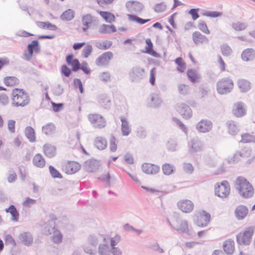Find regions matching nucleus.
<instances>
[{
  "instance_id": "37998d69",
  "label": "nucleus",
  "mask_w": 255,
  "mask_h": 255,
  "mask_svg": "<svg viewBox=\"0 0 255 255\" xmlns=\"http://www.w3.org/2000/svg\"><path fill=\"white\" fill-rule=\"evenodd\" d=\"M241 141L243 143H248L255 141V136L249 133H244L241 136Z\"/></svg>"
},
{
  "instance_id": "cd10ccee",
  "label": "nucleus",
  "mask_w": 255,
  "mask_h": 255,
  "mask_svg": "<svg viewBox=\"0 0 255 255\" xmlns=\"http://www.w3.org/2000/svg\"><path fill=\"white\" fill-rule=\"evenodd\" d=\"M24 134L30 142H34L36 141L35 131L31 127H27L25 128Z\"/></svg>"
},
{
  "instance_id": "1a4fd4ad",
  "label": "nucleus",
  "mask_w": 255,
  "mask_h": 255,
  "mask_svg": "<svg viewBox=\"0 0 255 255\" xmlns=\"http://www.w3.org/2000/svg\"><path fill=\"white\" fill-rule=\"evenodd\" d=\"M177 205L180 210L185 213L191 212L194 208L193 202L189 199H181L177 202Z\"/></svg>"
},
{
  "instance_id": "aec40b11",
  "label": "nucleus",
  "mask_w": 255,
  "mask_h": 255,
  "mask_svg": "<svg viewBox=\"0 0 255 255\" xmlns=\"http://www.w3.org/2000/svg\"><path fill=\"white\" fill-rule=\"evenodd\" d=\"M235 213L237 219L242 220L247 215L248 209L245 206L240 205L236 208Z\"/></svg>"
},
{
  "instance_id": "9b49d317",
  "label": "nucleus",
  "mask_w": 255,
  "mask_h": 255,
  "mask_svg": "<svg viewBox=\"0 0 255 255\" xmlns=\"http://www.w3.org/2000/svg\"><path fill=\"white\" fill-rule=\"evenodd\" d=\"M126 6L130 12H139L143 7V4L141 2L133 0L128 1Z\"/></svg>"
},
{
  "instance_id": "f257e3e1",
  "label": "nucleus",
  "mask_w": 255,
  "mask_h": 255,
  "mask_svg": "<svg viewBox=\"0 0 255 255\" xmlns=\"http://www.w3.org/2000/svg\"><path fill=\"white\" fill-rule=\"evenodd\" d=\"M235 188L239 195L245 199L252 197L255 193L253 186L243 176H239L235 181Z\"/></svg>"
},
{
  "instance_id": "0eeeda50",
  "label": "nucleus",
  "mask_w": 255,
  "mask_h": 255,
  "mask_svg": "<svg viewBox=\"0 0 255 255\" xmlns=\"http://www.w3.org/2000/svg\"><path fill=\"white\" fill-rule=\"evenodd\" d=\"M88 119L91 124L95 128H102L106 125V121L104 117L98 114H90Z\"/></svg>"
},
{
  "instance_id": "774afa93",
  "label": "nucleus",
  "mask_w": 255,
  "mask_h": 255,
  "mask_svg": "<svg viewBox=\"0 0 255 255\" xmlns=\"http://www.w3.org/2000/svg\"><path fill=\"white\" fill-rule=\"evenodd\" d=\"M9 101L8 97L3 93L0 94V103L3 105L8 103Z\"/></svg>"
},
{
  "instance_id": "3c124183",
  "label": "nucleus",
  "mask_w": 255,
  "mask_h": 255,
  "mask_svg": "<svg viewBox=\"0 0 255 255\" xmlns=\"http://www.w3.org/2000/svg\"><path fill=\"white\" fill-rule=\"evenodd\" d=\"M99 5L102 7H105L107 6L112 4L115 0H96Z\"/></svg>"
},
{
  "instance_id": "c756f323",
  "label": "nucleus",
  "mask_w": 255,
  "mask_h": 255,
  "mask_svg": "<svg viewBox=\"0 0 255 255\" xmlns=\"http://www.w3.org/2000/svg\"><path fill=\"white\" fill-rule=\"evenodd\" d=\"M38 27L44 29H49L51 30H56L57 27L54 24H51L49 22L37 21L36 22Z\"/></svg>"
},
{
  "instance_id": "b1692460",
  "label": "nucleus",
  "mask_w": 255,
  "mask_h": 255,
  "mask_svg": "<svg viewBox=\"0 0 255 255\" xmlns=\"http://www.w3.org/2000/svg\"><path fill=\"white\" fill-rule=\"evenodd\" d=\"M116 31V28L114 25L103 24L99 29V32L101 34H110Z\"/></svg>"
},
{
  "instance_id": "e2e57ef3",
  "label": "nucleus",
  "mask_w": 255,
  "mask_h": 255,
  "mask_svg": "<svg viewBox=\"0 0 255 255\" xmlns=\"http://www.w3.org/2000/svg\"><path fill=\"white\" fill-rule=\"evenodd\" d=\"M120 240L121 238L119 235H116L113 238H111L110 240V244L112 248L115 247V246H116L120 242Z\"/></svg>"
},
{
  "instance_id": "393cba45",
  "label": "nucleus",
  "mask_w": 255,
  "mask_h": 255,
  "mask_svg": "<svg viewBox=\"0 0 255 255\" xmlns=\"http://www.w3.org/2000/svg\"><path fill=\"white\" fill-rule=\"evenodd\" d=\"M255 57V51L250 48L245 50L242 54V58L245 61L253 60Z\"/></svg>"
},
{
  "instance_id": "ea45409f",
  "label": "nucleus",
  "mask_w": 255,
  "mask_h": 255,
  "mask_svg": "<svg viewBox=\"0 0 255 255\" xmlns=\"http://www.w3.org/2000/svg\"><path fill=\"white\" fill-rule=\"evenodd\" d=\"M162 169L163 173L168 175L173 173L175 170L173 165L169 163H165L163 164Z\"/></svg>"
},
{
  "instance_id": "4d7b16f0",
  "label": "nucleus",
  "mask_w": 255,
  "mask_h": 255,
  "mask_svg": "<svg viewBox=\"0 0 255 255\" xmlns=\"http://www.w3.org/2000/svg\"><path fill=\"white\" fill-rule=\"evenodd\" d=\"M203 15L211 17H217L221 16L222 12L220 11H207L204 13Z\"/></svg>"
},
{
  "instance_id": "69168bd1",
  "label": "nucleus",
  "mask_w": 255,
  "mask_h": 255,
  "mask_svg": "<svg viewBox=\"0 0 255 255\" xmlns=\"http://www.w3.org/2000/svg\"><path fill=\"white\" fill-rule=\"evenodd\" d=\"M183 169L187 173H191L194 170L193 166L189 163H185L183 165Z\"/></svg>"
},
{
  "instance_id": "412c9836",
  "label": "nucleus",
  "mask_w": 255,
  "mask_h": 255,
  "mask_svg": "<svg viewBox=\"0 0 255 255\" xmlns=\"http://www.w3.org/2000/svg\"><path fill=\"white\" fill-rule=\"evenodd\" d=\"M97 13L107 22L112 23L115 21L116 17L113 13L107 11L97 10Z\"/></svg>"
},
{
  "instance_id": "9d476101",
  "label": "nucleus",
  "mask_w": 255,
  "mask_h": 255,
  "mask_svg": "<svg viewBox=\"0 0 255 255\" xmlns=\"http://www.w3.org/2000/svg\"><path fill=\"white\" fill-rule=\"evenodd\" d=\"M81 168L80 164L74 161L66 162L63 166L62 170L66 174H72L78 172Z\"/></svg>"
},
{
  "instance_id": "f3484780",
  "label": "nucleus",
  "mask_w": 255,
  "mask_h": 255,
  "mask_svg": "<svg viewBox=\"0 0 255 255\" xmlns=\"http://www.w3.org/2000/svg\"><path fill=\"white\" fill-rule=\"evenodd\" d=\"M94 21V17L91 14H86L83 15L82 18V23L83 25L82 30L84 31H87Z\"/></svg>"
},
{
  "instance_id": "ddd939ff",
  "label": "nucleus",
  "mask_w": 255,
  "mask_h": 255,
  "mask_svg": "<svg viewBox=\"0 0 255 255\" xmlns=\"http://www.w3.org/2000/svg\"><path fill=\"white\" fill-rule=\"evenodd\" d=\"M67 63L72 67L73 71H77L80 68V63L79 60L74 58L73 54L68 55L66 57Z\"/></svg>"
},
{
  "instance_id": "423d86ee",
  "label": "nucleus",
  "mask_w": 255,
  "mask_h": 255,
  "mask_svg": "<svg viewBox=\"0 0 255 255\" xmlns=\"http://www.w3.org/2000/svg\"><path fill=\"white\" fill-rule=\"evenodd\" d=\"M233 87V82L229 78L222 79L217 84V91L220 94H226L230 92Z\"/></svg>"
},
{
  "instance_id": "603ef678",
  "label": "nucleus",
  "mask_w": 255,
  "mask_h": 255,
  "mask_svg": "<svg viewBox=\"0 0 255 255\" xmlns=\"http://www.w3.org/2000/svg\"><path fill=\"white\" fill-rule=\"evenodd\" d=\"M189 86L185 84H181L178 86V91L182 95H187L189 92Z\"/></svg>"
},
{
  "instance_id": "6ab92c4d",
  "label": "nucleus",
  "mask_w": 255,
  "mask_h": 255,
  "mask_svg": "<svg viewBox=\"0 0 255 255\" xmlns=\"http://www.w3.org/2000/svg\"><path fill=\"white\" fill-rule=\"evenodd\" d=\"M233 113L237 117H242L246 114V110L242 103H238L234 105Z\"/></svg>"
},
{
  "instance_id": "2eb2a0df",
  "label": "nucleus",
  "mask_w": 255,
  "mask_h": 255,
  "mask_svg": "<svg viewBox=\"0 0 255 255\" xmlns=\"http://www.w3.org/2000/svg\"><path fill=\"white\" fill-rule=\"evenodd\" d=\"M212 128V124L210 121L203 120L197 125V129L202 132L209 131Z\"/></svg>"
},
{
  "instance_id": "f704fd0d",
  "label": "nucleus",
  "mask_w": 255,
  "mask_h": 255,
  "mask_svg": "<svg viewBox=\"0 0 255 255\" xmlns=\"http://www.w3.org/2000/svg\"><path fill=\"white\" fill-rule=\"evenodd\" d=\"M107 145V141L105 138L98 136L95 140V145L99 149H105Z\"/></svg>"
},
{
  "instance_id": "a211bd4d",
  "label": "nucleus",
  "mask_w": 255,
  "mask_h": 255,
  "mask_svg": "<svg viewBox=\"0 0 255 255\" xmlns=\"http://www.w3.org/2000/svg\"><path fill=\"white\" fill-rule=\"evenodd\" d=\"M28 53H25L24 56L26 58L28 59L30 58L32 55L33 51L38 52L39 50L38 42L36 40H33L27 46Z\"/></svg>"
},
{
  "instance_id": "6e6d98bb",
  "label": "nucleus",
  "mask_w": 255,
  "mask_h": 255,
  "mask_svg": "<svg viewBox=\"0 0 255 255\" xmlns=\"http://www.w3.org/2000/svg\"><path fill=\"white\" fill-rule=\"evenodd\" d=\"M228 130L229 133L232 135L235 134L239 131L237 126L234 123L229 124Z\"/></svg>"
},
{
  "instance_id": "f03ea898",
  "label": "nucleus",
  "mask_w": 255,
  "mask_h": 255,
  "mask_svg": "<svg viewBox=\"0 0 255 255\" xmlns=\"http://www.w3.org/2000/svg\"><path fill=\"white\" fill-rule=\"evenodd\" d=\"M12 101L16 107H24L29 103V98L23 89L16 88L12 92Z\"/></svg>"
},
{
  "instance_id": "a878e982",
  "label": "nucleus",
  "mask_w": 255,
  "mask_h": 255,
  "mask_svg": "<svg viewBox=\"0 0 255 255\" xmlns=\"http://www.w3.org/2000/svg\"><path fill=\"white\" fill-rule=\"evenodd\" d=\"M43 152L44 154L48 158L53 157L56 153L55 147L49 144H45L44 145Z\"/></svg>"
},
{
  "instance_id": "79ce46f5",
  "label": "nucleus",
  "mask_w": 255,
  "mask_h": 255,
  "mask_svg": "<svg viewBox=\"0 0 255 255\" xmlns=\"http://www.w3.org/2000/svg\"><path fill=\"white\" fill-rule=\"evenodd\" d=\"M128 18L130 21H135L137 23L142 24L147 22H148L150 20V19H143L141 18H139L135 15L132 14H128Z\"/></svg>"
},
{
  "instance_id": "c85d7f7f",
  "label": "nucleus",
  "mask_w": 255,
  "mask_h": 255,
  "mask_svg": "<svg viewBox=\"0 0 255 255\" xmlns=\"http://www.w3.org/2000/svg\"><path fill=\"white\" fill-rule=\"evenodd\" d=\"M187 75L189 80L192 83L197 82L200 78V76L198 72L194 69L188 70Z\"/></svg>"
},
{
  "instance_id": "72a5a7b5",
  "label": "nucleus",
  "mask_w": 255,
  "mask_h": 255,
  "mask_svg": "<svg viewBox=\"0 0 255 255\" xmlns=\"http://www.w3.org/2000/svg\"><path fill=\"white\" fill-rule=\"evenodd\" d=\"M122 124V131L124 135H128L130 132V129L129 128L128 123L125 117L121 118Z\"/></svg>"
},
{
  "instance_id": "0e129e2a",
  "label": "nucleus",
  "mask_w": 255,
  "mask_h": 255,
  "mask_svg": "<svg viewBox=\"0 0 255 255\" xmlns=\"http://www.w3.org/2000/svg\"><path fill=\"white\" fill-rule=\"evenodd\" d=\"M199 10V8H192L189 10V13L191 15L193 20H196L199 17L198 13Z\"/></svg>"
},
{
  "instance_id": "a19ab883",
  "label": "nucleus",
  "mask_w": 255,
  "mask_h": 255,
  "mask_svg": "<svg viewBox=\"0 0 255 255\" xmlns=\"http://www.w3.org/2000/svg\"><path fill=\"white\" fill-rule=\"evenodd\" d=\"M42 131L47 135H51L55 132V128L52 124H47L42 127Z\"/></svg>"
},
{
  "instance_id": "680f3d73",
  "label": "nucleus",
  "mask_w": 255,
  "mask_h": 255,
  "mask_svg": "<svg viewBox=\"0 0 255 255\" xmlns=\"http://www.w3.org/2000/svg\"><path fill=\"white\" fill-rule=\"evenodd\" d=\"M100 79L104 82H108L110 79V75L107 72H104L102 73L100 76Z\"/></svg>"
},
{
  "instance_id": "473e14b6",
  "label": "nucleus",
  "mask_w": 255,
  "mask_h": 255,
  "mask_svg": "<svg viewBox=\"0 0 255 255\" xmlns=\"http://www.w3.org/2000/svg\"><path fill=\"white\" fill-rule=\"evenodd\" d=\"M3 82L6 86L12 87L17 85L19 83V80L15 77L9 76L4 79Z\"/></svg>"
},
{
  "instance_id": "bb28decb",
  "label": "nucleus",
  "mask_w": 255,
  "mask_h": 255,
  "mask_svg": "<svg viewBox=\"0 0 255 255\" xmlns=\"http://www.w3.org/2000/svg\"><path fill=\"white\" fill-rule=\"evenodd\" d=\"M179 113L185 119H189L192 115L190 108L186 105H182L179 108Z\"/></svg>"
},
{
  "instance_id": "4be33fe9",
  "label": "nucleus",
  "mask_w": 255,
  "mask_h": 255,
  "mask_svg": "<svg viewBox=\"0 0 255 255\" xmlns=\"http://www.w3.org/2000/svg\"><path fill=\"white\" fill-rule=\"evenodd\" d=\"M32 162L34 166L38 168H43L46 165V161L40 153L36 154L33 158Z\"/></svg>"
},
{
  "instance_id": "de8ad7c7",
  "label": "nucleus",
  "mask_w": 255,
  "mask_h": 255,
  "mask_svg": "<svg viewBox=\"0 0 255 255\" xmlns=\"http://www.w3.org/2000/svg\"><path fill=\"white\" fill-rule=\"evenodd\" d=\"M112 45V42L111 41H104L98 44V48L100 49L106 50L110 48Z\"/></svg>"
},
{
  "instance_id": "bf43d9fd",
  "label": "nucleus",
  "mask_w": 255,
  "mask_h": 255,
  "mask_svg": "<svg viewBox=\"0 0 255 255\" xmlns=\"http://www.w3.org/2000/svg\"><path fill=\"white\" fill-rule=\"evenodd\" d=\"M61 71L65 77H69L71 73V70L66 65L61 66Z\"/></svg>"
},
{
  "instance_id": "7c9ffc66",
  "label": "nucleus",
  "mask_w": 255,
  "mask_h": 255,
  "mask_svg": "<svg viewBox=\"0 0 255 255\" xmlns=\"http://www.w3.org/2000/svg\"><path fill=\"white\" fill-rule=\"evenodd\" d=\"M6 213H9L11 216V220L17 222L19 218V213L16 208L13 205H10L8 208L5 209Z\"/></svg>"
},
{
  "instance_id": "39448f33",
  "label": "nucleus",
  "mask_w": 255,
  "mask_h": 255,
  "mask_svg": "<svg viewBox=\"0 0 255 255\" xmlns=\"http://www.w3.org/2000/svg\"><path fill=\"white\" fill-rule=\"evenodd\" d=\"M214 192L216 196L221 198L228 197L230 194L231 187L229 182L224 180L217 183L214 187Z\"/></svg>"
},
{
  "instance_id": "4c0bfd02",
  "label": "nucleus",
  "mask_w": 255,
  "mask_h": 255,
  "mask_svg": "<svg viewBox=\"0 0 255 255\" xmlns=\"http://www.w3.org/2000/svg\"><path fill=\"white\" fill-rule=\"evenodd\" d=\"M20 239L26 246L30 245L32 243V238L29 233H24L20 235Z\"/></svg>"
},
{
  "instance_id": "7ed1b4c3",
  "label": "nucleus",
  "mask_w": 255,
  "mask_h": 255,
  "mask_svg": "<svg viewBox=\"0 0 255 255\" xmlns=\"http://www.w3.org/2000/svg\"><path fill=\"white\" fill-rule=\"evenodd\" d=\"M254 232L255 228L253 227H249L240 232L236 236L238 244L240 246L249 245Z\"/></svg>"
},
{
  "instance_id": "dca6fc26",
  "label": "nucleus",
  "mask_w": 255,
  "mask_h": 255,
  "mask_svg": "<svg viewBox=\"0 0 255 255\" xmlns=\"http://www.w3.org/2000/svg\"><path fill=\"white\" fill-rule=\"evenodd\" d=\"M192 39L196 45H200L208 42V38L199 31L193 33Z\"/></svg>"
},
{
  "instance_id": "5701e85b",
  "label": "nucleus",
  "mask_w": 255,
  "mask_h": 255,
  "mask_svg": "<svg viewBox=\"0 0 255 255\" xmlns=\"http://www.w3.org/2000/svg\"><path fill=\"white\" fill-rule=\"evenodd\" d=\"M146 46L145 47V51L143 52L148 54L152 56L157 57H159V54L154 50L153 48V43L149 38L145 40Z\"/></svg>"
},
{
  "instance_id": "052dcab7",
  "label": "nucleus",
  "mask_w": 255,
  "mask_h": 255,
  "mask_svg": "<svg viewBox=\"0 0 255 255\" xmlns=\"http://www.w3.org/2000/svg\"><path fill=\"white\" fill-rule=\"evenodd\" d=\"M166 5L163 2L157 3L154 6V10L157 12H161L166 9Z\"/></svg>"
},
{
  "instance_id": "20e7f679",
  "label": "nucleus",
  "mask_w": 255,
  "mask_h": 255,
  "mask_svg": "<svg viewBox=\"0 0 255 255\" xmlns=\"http://www.w3.org/2000/svg\"><path fill=\"white\" fill-rule=\"evenodd\" d=\"M211 217L209 213L203 210L196 211L194 215V222L198 227H205L208 225Z\"/></svg>"
},
{
  "instance_id": "13d9d810",
  "label": "nucleus",
  "mask_w": 255,
  "mask_h": 255,
  "mask_svg": "<svg viewBox=\"0 0 255 255\" xmlns=\"http://www.w3.org/2000/svg\"><path fill=\"white\" fill-rule=\"evenodd\" d=\"M233 28L237 31H242L246 28V25L244 23L237 22L233 24Z\"/></svg>"
},
{
  "instance_id": "58836bf2",
  "label": "nucleus",
  "mask_w": 255,
  "mask_h": 255,
  "mask_svg": "<svg viewBox=\"0 0 255 255\" xmlns=\"http://www.w3.org/2000/svg\"><path fill=\"white\" fill-rule=\"evenodd\" d=\"M74 17V12L73 10L69 9L64 11L61 15V18L63 20L69 21Z\"/></svg>"
},
{
  "instance_id": "a18cd8bd",
  "label": "nucleus",
  "mask_w": 255,
  "mask_h": 255,
  "mask_svg": "<svg viewBox=\"0 0 255 255\" xmlns=\"http://www.w3.org/2000/svg\"><path fill=\"white\" fill-rule=\"evenodd\" d=\"M93 51L92 46L90 44H87L82 51V55L85 58H88Z\"/></svg>"
},
{
  "instance_id": "2f4dec72",
  "label": "nucleus",
  "mask_w": 255,
  "mask_h": 255,
  "mask_svg": "<svg viewBox=\"0 0 255 255\" xmlns=\"http://www.w3.org/2000/svg\"><path fill=\"white\" fill-rule=\"evenodd\" d=\"M238 85L241 91L246 92L251 89V83L245 79H240L238 82Z\"/></svg>"
},
{
  "instance_id": "864d4df0",
  "label": "nucleus",
  "mask_w": 255,
  "mask_h": 255,
  "mask_svg": "<svg viewBox=\"0 0 255 255\" xmlns=\"http://www.w3.org/2000/svg\"><path fill=\"white\" fill-rule=\"evenodd\" d=\"M221 49L222 54L225 56L230 55L232 52L231 48L227 45H223Z\"/></svg>"
},
{
  "instance_id": "c9c22d12",
  "label": "nucleus",
  "mask_w": 255,
  "mask_h": 255,
  "mask_svg": "<svg viewBox=\"0 0 255 255\" xmlns=\"http://www.w3.org/2000/svg\"><path fill=\"white\" fill-rule=\"evenodd\" d=\"M191 147L194 151H199L202 149L203 144L198 139L194 138L191 141Z\"/></svg>"
},
{
  "instance_id": "e433bc0d",
  "label": "nucleus",
  "mask_w": 255,
  "mask_h": 255,
  "mask_svg": "<svg viewBox=\"0 0 255 255\" xmlns=\"http://www.w3.org/2000/svg\"><path fill=\"white\" fill-rule=\"evenodd\" d=\"M175 63L177 66V70L180 73L184 72L186 69V64L183 59L181 57H178L175 59Z\"/></svg>"
},
{
  "instance_id": "49530a36",
  "label": "nucleus",
  "mask_w": 255,
  "mask_h": 255,
  "mask_svg": "<svg viewBox=\"0 0 255 255\" xmlns=\"http://www.w3.org/2000/svg\"><path fill=\"white\" fill-rule=\"evenodd\" d=\"M52 240L55 243H61L62 240V235L61 232L57 230H55L54 232V235L52 237Z\"/></svg>"
},
{
  "instance_id": "f8f14e48",
  "label": "nucleus",
  "mask_w": 255,
  "mask_h": 255,
  "mask_svg": "<svg viewBox=\"0 0 255 255\" xmlns=\"http://www.w3.org/2000/svg\"><path fill=\"white\" fill-rule=\"evenodd\" d=\"M142 171L148 174H155L159 171V167L150 163H144L142 165Z\"/></svg>"
},
{
  "instance_id": "8fccbe9b",
  "label": "nucleus",
  "mask_w": 255,
  "mask_h": 255,
  "mask_svg": "<svg viewBox=\"0 0 255 255\" xmlns=\"http://www.w3.org/2000/svg\"><path fill=\"white\" fill-rule=\"evenodd\" d=\"M198 27L201 31H202L203 32L206 34H208L210 33V31L207 27L206 23L204 21H201L199 22L198 24Z\"/></svg>"
},
{
  "instance_id": "09e8293b",
  "label": "nucleus",
  "mask_w": 255,
  "mask_h": 255,
  "mask_svg": "<svg viewBox=\"0 0 255 255\" xmlns=\"http://www.w3.org/2000/svg\"><path fill=\"white\" fill-rule=\"evenodd\" d=\"M49 171L51 175L54 178H62V175L61 173L53 166L50 165L49 167Z\"/></svg>"
},
{
  "instance_id": "6e6552de",
  "label": "nucleus",
  "mask_w": 255,
  "mask_h": 255,
  "mask_svg": "<svg viewBox=\"0 0 255 255\" xmlns=\"http://www.w3.org/2000/svg\"><path fill=\"white\" fill-rule=\"evenodd\" d=\"M114 57V53L111 51L104 52L96 59L95 63L98 66H106L109 65Z\"/></svg>"
},
{
  "instance_id": "c03bdc74",
  "label": "nucleus",
  "mask_w": 255,
  "mask_h": 255,
  "mask_svg": "<svg viewBox=\"0 0 255 255\" xmlns=\"http://www.w3.org/2000/svg\"><path fill=\"white\" fill-rule=\"evenodd\" d=\"M99 253L100 255H111V251L107 245H100L99 247Z\"/></svg>"
},
{
  "instance_id": "5fc2aeb1",
  "label": "nucleus",
  "mask_w": 255,
  "mask_h": 255,
  "mask_svg": "<svg viewBox=\"0 0 255 255\" xmlns=\"http://www.w3.org/2000/svg\"><path fill=\"white\" fill-rule=\"evenodd\" d=\"M7 128L10 133L15 132V121L13 120H10L7 121Z\"/></svg>"
},
{
  "instance_id": "4468645a",
  "label": "nucleus",
  "mask_w": 255,
  "mask_h": 255,
  "mask_svg": "<svg viewBox=\"0 0 255 255\" xmlns=\"http://www.w3.org/2000/svg\"><path fill=\"white\" fill-rule=\"evenodd\" d=\"M223 249L224 251L227 255H233L235 251V242L234 240L232 239L226 240L223 243Z\"/></svg>"
},
{
  "instance_id": "338daca9",
  "label": "nucleus",
  "mask_w": 255,
  "mask_h": 255,
  "mask_svg": "<svg viewBox=\"0 0 255 255\" xmlns=\"http://www.w3.org/2000/svg\"><path fill=\"white\" fill-rule=\"evenodd\" d=\"M21 144L22 142L21 139L18 136H17L13 139L11 144L12 146L14 148L19 147L21 145Z\"/></svg>"
}]
</instances>
